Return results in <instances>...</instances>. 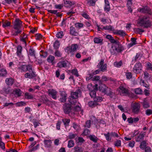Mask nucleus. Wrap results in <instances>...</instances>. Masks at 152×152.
<instances>
[{"label": "nucleus", "mask_w": 152, "mask_h": 152, "mask_svg": "<svg viewBox=\"0 0 152 152\" xmlns=\"http://www.w3.org/2000/svg\"><path fill=\"white\" fill-rule=\"evenodd\" d=\"M140 26L144 28H148L151 26V22L149 20V17L144 16L140 19L139 21Z\"/></svg>", "instance_id": "obj_1"}, {"label": "nucleus", "mask_w": 152, "mask_h": 152, "mask_svg": "<svg viewBox=\"0 0 152 152\" xmlns=\"http://www.w3.org/2000/svg\"><path fill=\"white\" fill-rule=\"evenodd\" d=\"M124 49V48L121 45L116 46L112 44L110 51L111 54L113 55H116L117 53H121Z\"/></svg>", "instance_id": "obj_2"}, {"label": "nucleus", "mask_w": 152, "mask_h": 152, "mask_svg": "<svg viewBox=\"0 0 152 152\" xmlns=\"http://www.w3.org/2000/svg\"><path fill=\"white\" fill-rule=\"evenodd\" d=\"M63 108L65 114H69L70 116L72 117L74 116L75 113L71 111V106L70 104L67 103H65L63 105Z\"/></svg>", "instance_id": "obj_3"}, {"label": "nucleus", "mask_w": 152, "mask_h": 152, "mask_svg": "<svg viewBox=\"0 0 152 152\" xmlns=\"http://www.w3.org/2000/svg\"><path fill=\"white\" fill-rule=\"evenodd\" d=\"M30 68L28 69V72L26 73L24 75V77L26 78H29L30 79H33L37 76L35 72L33 70L32 66L29 67Z\"/></svg>", "instance_id": "obj_4"}, {"label": "nucleus", "mask_w": 152, "mask_h": 152, "mask_svg": "<svg viewBox=\"0 0 152 152\" xmlns=\"http://www.w3.org/2000/svg\"><path fill=\"white\" fill-rule=\"evenodd\" d=\"M104 61L103 59H101L100 62L98 63L97 66L100 71L103 72L107 70V64H104Z\"/></svg>", "instance_id": "obj_5"}, {"label": "nucleus", "mask_w": 152, "mask_h": 152, "mask_svg": "<svg viewBox=\"0 0 152 152\" xmlns=\"http://www.w3.org/2000/svg\"><path fill=\"white\" fill-rule=\"evenodd\" d=\"M142 68V65L140 63H137L133 67V71L136 74H138L141 72Z\"/></svg>", "instance_id": "obj_6"}, {"label": "nucleus", "mask_w": 152, "mask_h": 152, "mask_svg": "<svg viewBox=\"0 0 152 152\" xmlns=\"http://www.w3.org/2000/svg\"><path fill=\"white\" fill-rule=\"evenodd\" d=\"M140 104L138 103H135L132 105L131 109L132 112L135 113H138L140 110Z\"/></svg>", "instance_id": "obj_7"}, {"label": "nucleus", "mask_w": 152, "mask_h": 152, "mask_svg": "<svg viewBox=\"0 0 152 152\" xmlns=\"http://www.w3.org/2000/svg\"><path fill=\"white\" fill-rule=\"evenodd\" d=\"M138 11L140 12L147 13L150 15L152 14V12L151 9L147 6L143 7L142 8H139L138 9Z\"/></svg>", "instance_id": "obj_8"}, {"label": "nucleus", "mask_w": 152, "mask_h": 152, "mask_svg": "<svg viewBox=\"0 0 152 152\" xmlns=\"http://www.w3.org/2000/svg\"><path fill=\"white\" fill-rule=\"evenodd\" d=\"M61 97L60 101L62 102H66L67 95L65 91H59Z\"/></svg>", "instance_id": "obj_9"}, {"label": "nucleus", "mask_w": 152, "mask_h": 152, "mask_svg": "<svg viewBox=\"0 0 152 152\" xmlns=\"http://www.w3.org/2000/svg\"><path fill=\"white\" fill-rule=\"evenodd\" d=\"M22 26V21L18 19H16L14 22L13 28L14 29L21 28Z\"/></svg>", "instance_id": "obj_10"}, {"label": "nucleus", "mask_w": 152, "mask_h": 152, "mask_svg": "<svg viewBox=\"0 0 152 152\" xmlns=\"http://www.w3.org/2000/svg\"><path fill=\"white\" fill-rule=\"evenodd\" d=\"M103 93L110 96L111 98L112 97V96L114 94L111 89L107 86H106Z\"/></svg>", "instance_id": "obj_11"}, {"label": "nucleus", "mask_w": 152, "mask_h": 152, "mask_svg": "<svg viewBox=\"0 0 152 152\" xmlns=\"http://www.w3.org/2000/svg\"><path fill=\"white\" fill-rule=\"evenodd\" d=\"M81 91L80 89H78L75 92H72L71 95V98L73 99H76L78 97V94H80Z\"/></svg>", "instance_id": "obj_12"}, {"label": "nucleus", "mask_w": 152, "mask_h": 152, "mask_svg": "<svg viewBox=\"0 0 152 152\" xmlns=\"http://www.w3.org/2000/svg\"><path fill=\"white\" fill-rule=\"evenodd\" d=\"M31 65H25L21 66L18 68L19 70L21 72H26L28 71L30 68L29 67H31Z\"/></svg>", "instance_id": "obj_13"}, {"label": "nucleus", "mask_w": 152, "mask_h": 152, "mask_svg": "<svg viewBox=\"0 0 152 152\" xmlns=\"http://www.w3.org/2000/svg\"><path fill=\"white\" fill-rule=\"evenodd\" d=\"M119 88L121 91V94H123L124 95H126L129 94L130 92L127 89L122 86H120Z\"/></svg>", "instance_id": "obj_14"}, {"label": "nucleus", "mask_w": 152, "mask_h": 152, "mask_svg": "<svg viewBox=\"0 0 152 152\" xmlns=\"http://www.w3.org/2000/svg\"><path fill=\"white\" fill-rule=\"evenodd\" d=\"M49 94L54 99H56L57 98L56 91L52 89L48 91Z\"/></svg>", "instance_id": "obj_15"}, {"label": "nucleus", "mask_w": 152, "mask_h": 152, "mask_svg": "<svg viewBox=\"0 0 152 152\" xmlns=\"http://www.w3.org/2000/svg\"><path fill=\"white\" fill-rule=\"evenodd\" d=\"M68 62L66 61H62L59 62L57 64V66L60 68L67 67V64Z\"/></svg>", "instance_id": "obj_16"}, {"label": "nucleus", "mask_w": 152, "mask_h": 152, "mask_svg": "<svg viewBox=\"0 0 152 152\" xmlns=\"http://www.w3.org/2000/svg\"><path fill=\"white\" fill-rule=\"evenodd\" d=\"M104 2L105 3V7L104 8V10L105 11L109 12L110 10L109 2L108 0H104Z\"/></svg>", "instance_id": "obj_17"}, {"label": "nucleus", "mask_w": 152, "mask_h": 152, "mask_svg": "<svg viewBox=\"0 0 152 152\" xmlns=\"http://www.w3.org/2000/svg\"><path fill=\"white\" fill-rule=\"evenodd\" d=\"M64 3L65 5V6L66 7H69L71 6L74 5L75 3L74 2H72L66 0H64Z\"/></svg>", "instance_id": "obj_18"}, {"label": "nucleus", "mask_w": 152, "mask_h": 152, "mask_svg": "<svg viewBox=\"0 0 152 152\" xmlns=\"http://www.w3.org/2000/svg\"><path fill=\"white\" fill-rule=\"evenodd\" d=\"M70 34L72 35L76 36L78 34V33L75 31V28L72 26L70 28Z\"/></svg>", "instance_id": "obj_19"}, {"label": "nucleus", "mask_w": 152, "mask_h": 152, "mask_svg": "<svg viewBox=\"0 0 152 152\" xmlns=\"http://www.w3.org/2000/svg\"><path fill=\"white\" fill-rule=\"evenodd\" d=\"M145 134V132H144L142 133H141L136 138V141L137 142L140 141L143 139Z\"/></svg>", "instance_id": "obj_20"}, {"label": "nucleus", "mask_w": 152, "mask_h": 152, "mask_svg": "<svg viewBox=\"0 0 152 152\" xmlns=\"http://www.w3.org/2000/svg\"><path fill=\"white\" fill-rule=\"evenodd\" d=\"M6 84L9 86H12L13 83L14 81L13 79L11 78H7L5 80Z\"/></svg>", "instance_id": "obj_21"}, {"label": "nucleus", "mask_w": 152, "mask_h": 152, "mask_svg": "<svg viewBox=\"0 0 152 152\" xmlns=\"http://www.w3.org/2000/svg\"><path fill=\"white\" fill-rule=\"evenodd\" d=\"M97 1V0H88L87 1V4L90 6H95Z\"/></svg>", "instance_id": "obj_22"}, {"label": "nucleus", "mask_w": 152, "mask_h": 152, "mask_svg": "<svg viewBox=\"0 0 152 152\" xmlns=\"http://www.w3.org/2000/svg\"><path fill=\"white\" fill-rule=\"evenodd\" d=\"M70 47L72 51V55H73L77 48L78 46L77 44H74L72 45Z\"/></svg>", "instance_id": "obj_23"}, {"label": "nucleus", "mask_w": 152, "mask_h": 152, "mask_svg": "<svg viewBox=\"0 0 152 152\" xmlns=\"http://www.w3.org/2000/svg\"><path fill=\"white\" fill-rule=\"evenodd\" d=\"M73 152H83V149L82 148L78 147L75 146L73 148Z\"/></svg>", "instance_id": "obj_24"}, {"label": "nucleus", "mask_w": 152, "mask_h": 152, "mask_svg": "<svg viewBox=\"0 0 152 152\" xmlns=\"http://www.w3.org/2000/svg\"><path fill=\"white\" fill-rule=\"evenodd\" d=\"M44 143L45 145V146L47 148H50L52 143L51 141L50 140H45Z\"/></svg>", "instance_id": "obj_25"}, {"label": "nucleus", "mask_w": 152, "mask_h": 152, "mask_svg": "<svg viewBox=\"0 0 152 152\" xmlns=\"http://www.w3.org/2000/svg\"><path fill=\"white\" fill-rule=\"evenodd\" d=\"M137 39L135 38L132 37L131 39V42L128 44V46L129 47H131L133 45H135L136 44V40Z\"/></svg>", "instance_id": "obj_26"}, {"label": "nucleus", "mask_w": 152, "mask_h": 152, "mask_svg": "<svg viewBox=\"0 0 152 152\" xmlns=\"http://www.w3.org/2000/svg\"><path fill=\"white\" fill-rule=\"evenodd\" d=\"M22 47L20 45H18L17 48V54L18 56L20 57L21 55Z\"/></svg>", "instance_id": "obj_27"}, {"label": "nucleus", "mask_w": 152, "mask_h": 152, "mask_svg": "<svg viewBox=\"0 0 152 152\" xmlns=\"http://www.w3.org/2000/svg\"><path fill=\"white\" fill-rule=\"evenodd\" d=\"M94 41L95 43L102 44L103 42V39L97 37H95L94 39Z\"/></svg>", "instance_id": "obj_28"}, {"label": "nucleus", "mask_w": 152, "mask_h": 152, "mask_svg": "<svg viewBox=\"0 0 152 152\" xmlns=\"http://www.w3.org/2000/svg\"><path fill=\"white\" fill-rule=\"evenodd\" d=\"M144 108H147L149 107V104L146 99H144L143 102L142 103Z\"/></svg>", "instance_id": "obj_29"}, {"label": "nucleus", "mask_w": 152, "mask_h": 152, "mask_svg": "<svg viewBox=\"0 0 152 152\" xmlns=\"http://www.w3.org/2000/svg\"><path fill=\"white\" fill-rule=\"evenodd\" d=\"M102 80L104 81H107L110 80L111 81H114V79L109 77H107L106 76H103L102 77Z\"/></svg>", "instance_id": "obj_30"}, {"label": "nucleus", "mask_w": 152, "mask_h": 152, "mask_svg": "<svg viewBox=\"0 0 152 152\" xmlns=\"http://www.w3.org/2000/svg\"><path fill=\"white\" fill-rule=\"evenodd\" d=\"M110 42L116 46L121 45L120 43L117 40H115L113 37L110 40Z\"/></svg>", "instance_id": "obj_31"}, {"label": "nucleus", "mask_w": 152, "mask_h": 152, "mask_svg": "<svg viewBox=\"0 0 152 152\" xmlns=\"http://www.w3.org/2000/svg\"><path fill=\"white\" fill-rule=\"evenodd\" d=\"M89 137L91 140L94 142H96L97 141L98 139L94 135H90L89 136Z\"/></svg>", "instance_id": "obj_32"}, {"label": "nucleus", "mask_w": 152, "mask_h": 152, "mask_svg": "<svg viewBox=\"0 0 152 152\" xmlns=\"http://www.w3.org/2000/svg\"><path fill=\"white\" fill-rule=\"evenodd\" d=\"M89 90L90 91L89 94L91 96L92 98H95L96 96V91L95 90H92L91 89H89Z\"/></svg>", "instance_id": "obj_33"}, {"label": "nucleus", "mask_w": 152, "mask_h": 152, "mask_svg": "<svg viewBox=\"0 0 152 152\" xmlns=\"http://www.w3.org/2000/svg\"><path fill=\"white\" fill-rule=\"evenodd\" d=\"M2 26L4 27H8L10 26L11 24V23L7 20L3 21L2 22Z\"/></svg>", "instance_id": "obj_34"}, {"label": "nucleus", "mask_w": 152, "mask_h": 152, "mask_svg": "<svg viewBox=\"0 0 152 152\" xmlns=\"http://www.w3.org/2000/svg\"><path fill=\"white\" fill-rule=\"evenodd\" d=\"M103 29L105 30H109L110 31H114V29L111 25L103 27Z\"/></svg>", "instance_id": "obj_35"}, {"label": "nucleus", "mask_w": 152, "mask_h": 152, "mask_svg": "<svg viewBox=\"0 0 152 152\" xmlns=\"http://www.w3.org/2000/svg\"><path fill=\"white\" fill-rule=\"evenodd\" d=\"M2 90L6 94H8L11 92L10 88L9 87L4 88Z\"/></svg>", "instance_id": "obj_36"}, {"label": "nucleus", "mask_w": 152, "mask_h": 152, "mask_svg": "<svg viewBox=\"0 0 152 152\" xmlns=\"http://www.w3.org/2000/svg\"><path fill=\"white\" fill-rule=\"evenodd\" d=\"M115 34H119L122 36H125L126 35L125 32L123 30H118L114 33Z\"/></svg>", "instance_id": "obj_37"}, {"label": "nucleus", "mask_w": 152, "mask_h": 152, "mask_svg": "<svg viewBox=\"0 0 152 152\" xmlns=\"http://www.w3.org/2000/svg\"><path fill=\"white\" fill-rule=\"evenodd\" d=\"M7 74V71L5 69H2L0 70V76H5Z\"/></svg>", "instance_id": "obj_38"}, {"label": "nucleus", "mask_w": 152, "mask_h": 152, "mask_svg": "<svg viewBox=\"0 0 152 152\" xmlns=\"http://www.w3.org/2000/svg\"><path fill=\"white\" fill-rule=\"evenodd\" d=\"M15 29L16 31L13 33L12 34V35L14 36L18 35L19 34H20L22 32L21 28H18L17 29Z\"/></svg>", "instance_id": "obj_39"}, {"label": "nucleus", "mask_w": 152, "mask_h": 152, "mask_svg": "<svg viewBox=\"0 0 152 152\" xmlns=\"http://www.w3.org/2000/svg\"><path fill=\"white\" fill-rule=\"evenodd\" d=\"M104 135L106 139L108 141H110L111 140V136L110 135V133H109V132H108L107 134H104Z\"/></svg>", "instance_id": "obj_40"}, {"label": "nucleus", "mask_w": 152, "mask_h": 152, "mask_svg": "<svg viewBox=\"0 0 152 152\" xmlns=\"http://www.w3.org/2000/svg\"><path fill=\"white\" fill-rule=\"evenodd\" d=\"M64 124L65 126V127H66L67 126L69 125V124L70 122V119H62Z\"/></svg>", "instance_id": "obj_41"}, {"label": "nucleus", "mask_w": 152, "mask_h": 152, "mask_svg": "<svg viewBox=\"0 0 152 152\" xmlns=\"http://www.w3.org/2000/svg\"><path fill=\"white\" fill-rule=\"evenodd\" d=\"M106 86L105 84H102L99 86V91L103 93Z\"/></svg>", "instance_id": "obj_42"}, {"label": "nucleus", "mask_w": 152, "mask_h": 152, "mask_svg": "<svg viewBox=\"0 0 152 152\" xmlns=\"http://www.w3.org/2000/svg\"><path fill=\"white\" fill-rule=\"evenodd\" d=\"M60 46L59 42L58 40H56L54 43L53 47L55 50L58 49Z\"/></svg>", "instance_id": "obj_43"}, {"label": "nucleus", "mask_w": 152, "mask_h": 152, "mask_svg": "<svg viewBox=\"0 0 152 152\" xmlns=\"http://www.w3.org/2000/svg\"><path fill=\"white\" fill-rule=\"evenodd\" d=\"M88 104L90 107H94L97 105V103L96 102L90 101L88 102Z\"/></svg>", "instance_id": "obj_44"}, {"label": "nucleus", "mask_w": 152, "mask_h": 152, "mask_svg": "<svg viewBox=\"0 0 152 152\" xmlns=\"http://www.w3.org/2000/svg\"><path fill=\"white\" fill-rule=\"evenodd\" d=\"M75 143L73 140H70L68 142V147L69 148H70L74 146Z\"/></svg>", "instance_id": "obj_45"}, {"label": "nucleus", "mask_w": 152, "mask_h": 152, "mask_svg": "<svg viewBox=\"0 0 152 152\" xmlns=\"http://www.w3.org/2000/svg\"><path fill=\"white\" fill-rule=\"evenodd\" d=\"M25 98L28 99H31L33 98V96L28 93H26L25 94Z\"/></svg>", "instance_id": "obj_46"}, {"label": "nucleus", "mask_w": 152, "mask_h": 152, "mask_svg": "<svg viewBox=\"0 0 152 152\" xmlns=\"http://www.w3.org/2000/svg\"><path fill=\"white\" fill-rule=\"evenodd\" d=\"M69 72L72 74L75 75L76 77H78L79 76L78 71L76 69H74L71 71H69Z\"/></svg>", "instance_id": "obj_47"}, {"label": "nucleus", "mask_w": 152, "mask_h": 152, "mask_svg": "<svg viewBox=\"0 0 152 152\" xmlns=\"http://www.w3.org/2000/svg\"><path fill=\"white\" fill-rule=\"evenodd\" d=\"M134 32L136 33H138L140 34H141L142 32L144 31V30L139 28H135L134 29Z\"/></svg>", "instance_id": "obj_48"}, {"label": "nucleus", "mask_w": 152, "mask_h": 152, "mask_svg": "<svg viewBox=\"0 0 152 152\" xmlns=\"http://www.w3.org/2000/svg\"><path fill=\"white\" fill-rule=\"evenodd\" d=\"M140 148L143 149L146 147V142L145 141L141 142L140 146Z\"/></svg>", "instance_id": "obj_49"}, {"label": "nucleus", "mask_w": 152, "mask_h": 152, "mask_svg": "<svg viewBox=\"0 0 152 152\" xmlns=\"http://www.w3.org/2000/svg\"><path fill=\"white\" fill-rule=\"evenodd\" d=\"M55 57L52 55H50L47 59L48 62L50 63H52L54 60Z\"/></svg>", "instance_id": "obj_50"}, {"label": "nucleus", "mask_w": 152, "mask_h": 152, "mask_svg": "<svg viewBox=\"0 0 152 152\" xmlns=\"http://www.w3.org/2000/svg\"><path fill=\"white\" fill-rule=\"evenodd\" d=\"M15 92L16 95L18 96H21L22 94V91L20 89H19L15 90Z\"/></svg>", "instance_id": "obj_51"}, {"label": "nucleus", "mask_w": 152, "mask_h": 152, "mask_svg": "<svg viewBox=\"0 0 152 152\" xmlns=\"http://www.w3.org/2000/svg\"><path fill=\"white\" fill-rule=\"evenodd\" d=\"M54 55L56 56H57L58 57H61L62 54L61 53L60 51L57 50V49L56 50L54 53Z\"/></svg>", "instance_id": "obj_52"}, {"label": "nucleus", "mask_w": 152, "mask_h": 152, "mask_svg": "<svg viewBox=\"0 0 152 152\" xmlns=\"http://www.w3.org/2000/svg\"><path fill=\"white\" fill-rule=\"evenodd\" d=\"M76 137H77V134H73L72 133H69L68 137L69 139H71L75 138Z\"/></svg>", "instance_id": "obj_53"}, {"label": "nucleus", "mask_w": 152, "mask_h": 152, "mask_svg": "<svg viewBox=\"0 0 152 152\" xmlns=\"http://www.w3.org/2000/svg\"><path fill=\"white\" fill-rule=\"evenodd\" d=\"M134 92L136 94H142V91L140 88H138L135 89Z\"/></svg>", "instance_id": "obj_54"}, {"label": "nucleus", "mask_w": 152, "mask_h": 152, "mask_svg": "<svg viewBox=\"0 0 152 152\" xmlns=\"http://www.w3.org/2000/svg\"><path fill=\"white\" fill-rule=\"evenodd\" d=\"M65 51L68 54H70L71 55H72V51L70 49V47H67L66 48H65Z\"/></svg>", "instance_id": "obj_55"}, {"label": "nucleus", "mask_w": 152, "mask_h": 152, "mask_svg": "<svg viewBox=\"0 0 152 152\" xmlns=\"http://www.w3.org/2000/svg\"><path fill=\"white\" fill-rule=\"evenodd\" d=\"M63 35V32L62 31L58 32L56 34V36L58 38H61Z\"/></svg>", "instance_id": "obj_56"}, {"label": "nucleus", "mask_w": 152, "mask_h": 152, "mask_svg": "<svg viewBox=\"0 0 152 152\" xmlns=\"http://www.w3.org/2000/svg\"><path fill=\"white\" fill-rule=\"evenodd\" d=\"M122 64V62L121 61H120L119 62H115L114 63V66L118 67H120Z\"/></svg>", "instance_id": "obj_57"}, {"label": "nucleus", "mask_w": 152, "mask_h": 152, "mask_svg": "<svg viewBox=\"0 0 152 152\" xmlns=\"http://www.w3.org/2000/svg\"><path fill=\"white\" fill-rule=\"evenodd\" d=\"M29 54L31 56H35L34 50L33 49H30L28 51Z\"/></svg>", "instance_id": "obj_58"}, {"label": "nucleus", "mask_w": 152, "mask_h": 152, "mask_svg": "<svg viewBox=\"0 0 152 152\" xmlns=\"http://www.w3.org/2000/svg\"><path fill=\"white\" fill-rule=\"evenodd\" d=\"M91 125V121L90 120H87L84 126L89 128L90 127Z\"/></svg>", "instance_id": "obj_59"}, {"label": "nucleus", "mask_w": 152, "mask_h": 152, "mask_svg": "<svg viewBox=\"0 0 152 152\" xmlns=\"http://www.w3.org/2000/svg\"><path fill=\"white\" fill-rule=\"evenodd\" d=\"M121 141L120 140H117L115 142L114 145L118 147L121 146Z\"/></svg>", "instance_id": "obj_60"}, {"label": "nucleus", "mask_w": 152, "mask_h": 152, "mask_svg": "<svg viewBox=\"0 0 152 152\" xmlns=\"http://www.w3.org/2000/svg\"><path fill=\"white\" fill-rule=\"evenodd\" d=\"M27 36H26V37H25V35L23 36V37H22L20 38L21 41L23 42L24 43H25V46L26 45V41L27 40Z\"/></svg>", "instance_id": "obj_61"}, {"label": "nucleus", "mask_w": 152, "mask_h": 152, "mask_svg": "<svg viewBox=\"0 0 152 152\" xmlns=\"http://www.w3.org/2000/svg\"><path fill=\"white\" fill-rule=\"evenodd\" d=\"M75 13V12L73 11L72 10H69L68 12H67L66 14L68 15H70V17L73 14Z\"/></svg>", "instance_id": "obj_62"}, {"label": "nucleus", "mask_w": 152, "mask_h": 152, "mask_svg": "<svg viewBox=\"0 0 152 152\" xmlns=\"http://www.w3.org/2000/svg\"><path fill=\"white\" fill-rule=\"evenodd\" d=\"M17 105L18 106H22L25 105L26 104L25 102H24L21 101L20 102H18L16 103Z\"/></svg>", "instance_id": "obj_63"}, {"label": "nucleus", "mask_w": 152, "mask_h": 152, "mask_svg": "<svg viewBox=\"0 0 152 152\" xmlns=\"http://www.w3.org/2000/svg\"><path fill=\"white\" fill-rule=\"evenodd\" d=\"M127 79H129L132 78V75L131 72H128L126 73V74Z\"/></svg>", "instance_id": "obj_64"}]
</instances>
